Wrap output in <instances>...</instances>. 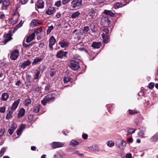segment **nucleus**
<instances>
[{
	"label": "nucleus",
	"mask_w": 158,
	"mask_h": 158,
	"mask_svg": "<svg viewBox=\"0 0 158 158\" xmlns=\"http://www.w3.org/2000/svg\"><path fill=\"white\" fill-rule=\"evenodd\" d=\"M28 118L30 121H32L34 118V116L32 114H29L28 116Z\"/></svg>",
	"instance_id": "6e6d98bb"
},
{
	"label": "nucleus",
	"mask_w": 158,
	"mask_h": 158,
	"mask_svg": "<svg viewBox=\"0 0 158 158\" xmlns=\"http://www.w3.org/2000/svg\"><path fill=\"white\" fill-rule=\"evenodd\" d=\"M53 158H64L63 154L60 152H57L54 155Z\"/></svg>",
	"instance_id": "5701e85b"
},
{
	"label": "nucleus",
	"mask_w": 158,
	"mask_h": 158,
	"mask_svg": "<svg viewBox=\"0 0 158 158\" xmlns=\"http://www.w3.org/2000/svg\"><path fill=\"white\" fill-rule=\"evenodd\" d=\"M102 23L105 26L109 25L110 23L109 19L106 17H104L102 19Z\"/></svg>",
	"instance_id": "a211bd4d"
},
{
	"label": "nucleus",
	"mask_w": 158,
	"mask_h": 158,
	"mask_svg": "<svg viewBox=\"0 0 158 158\" xmlns=\"http://www.w3.org/2000/svg\"><path fill=\"white\" fill-rule=\"evenodd\" d=\"M13 112V110H10L9 111V112L7 113L6 116V118L7 119H9L11 117V114Z\"/></svg>",
	"instance_id": "473e14b6"
},
{
	"label": "nucleus",
	"mask_w": 158,
	"mask_h": 158,
	"mask_svg": "<svg viewBox=\"0 0 158 158\" xmlns=\"http://www.w3.org/2000/svg\"><path fill=\"white\" fill-rule=\"evenodd\" d=\"M55 71L54 70L52 71V70L51 71H50V75L51 77H53L55 75Z\"/></svg>",
	"instance_id": "13d9d810"
},
{
	"label": "nucleus",
	"mask_w": 158,
	"mask_h": 158,
	"mask_svg": "<svg viewBox=\"0 0 158 158\" xmlns=\"http://www.w3.org/2000/svg\"><path fill=\"white\" fill-rule=\"evenodd\" d=\"M55 6L57 7H59L61 5V1H58L55 2Z\"/></svg>",
	"instance_id": "3c124183"
},
{
	"label": "nucleus",
	"mask_w": 158,
	"mask_h": 158,
	"mask_svg": "<svg viewBox=\"0 0 158 158\" xmlns=\"http://www.w3.org/2000/svg\"><path fill=\"white\" fill-rule=\"evenodd\" d=\"M35 36V33H32L31 35L28 36L26 39V42L30 43L33 40Z\"/></svg>",
	"instance_id": "dca6fc26"
},
{
	"label": "nucleus",
	"mask_w": 158,
	"mask_h": 158,
	"mask_svg": "<svg viewBox=\"0 0 158 158\" xmlns=\"http://www.w3.org/2000/svg\"><path fill=\"white\" fill-rule=\"evenodd\" d=\"M31 102L30 98H28L26 99L24 102V104L26 106H28Z\"/></svg>",
	"instance_id": "58836bf2"
},
{
	"label": "nucleus",
	"mask_w": 158,
	"mask_h": 158,
	"mask_svg": "<svg viewBox=\"0 0 158 158\" xmlns=\"http://www.w3.org/2000/svg\"><path fill=\"white\" fill-rule=\"evenodd\" d=\"M69 66L72 69L74 70H78L80 68L78 62L75 60L70 61Z\"/></svg>",
	"instance_id": "7ed1b4c3"
},
{
	"label": "nucleus",
	"mask_w": 158,
	"mask_h": 158,
	"mask_svg": "<svg viewBox=\"0 0 158 158\" xmlns=\"http://www.w3.org/2000/svg\"><path fill=\"white\" fill-rule=\"evenodd\" d=\"M154 86V83H150L149 85V87L150 89H152Z\"/></svg>",
	"instance_id": "e2e57ef3"
},
{
	"label": "nucleus",
	"mask_w": 158,
	"mask_h": 158,
	"mask_svg": "<svg viewBox=\"0 0 158 158\" xmlns=\"http://www.w3.org/2000/svg\"><path fill=\"white\" fill-rule=\"evenodd\" d=\"M55 95L53 94H51L46 96L41 101V103L44 105H45L47 103H48L49 101H53L55 98Z\"/></svg>",
	"instance_id": "f257e3e1"
},
{
	"label": "nucleus",
	"mask_w": 158,
	"mask_h": 158,
	"mask_svg": "<svg viewBox=\"0 0 158 158\" xmlns=\"http://www.w3.org/2000/svg\"><path fill=\"white\" fill-rule=\"evenodd\" d=\"M73 34H75V35L77 37L80 36L81 35V32L79 31H78L77 29H75L73 31Z\"/></svg>",
	"instance_id": "c756f323"
},
{
	"label": "nucleus",
	"mask_w": 158,
	"mask_h": 158,
	"mask_svg": "<svg viewBox=\"0 0 158 158\" xmlns=\"http://www.w3.org/2000/svg\"><path fill=\"white\" fill-rule=\"evenodd\" d=\"M72 154H75L81 156H84L83 154L80 153L78 150H76Z\"/></svg>",
	"instance_id": "a19ab883"
},
{
	"label": "nucleus",
	"mask_w": 158,
	"mask_h": 158,
	"mask_svg": "<svg viewBox=\"0 0 158 158\" xmlns=\"http://www.w3.org/2000/svg\"><path fill=\"white\" fill-rule=\"evenodd\" d=\"M4 42L5 44H6L12 39L10 31H9L8 33L5 34L4 35Z\"/></svg>",
	"instance_id": "9d476101"
},
{
	"label": "nucleus",
	"mask_w": 158,
	"mask_h": 158,
	"mask_svg": "<svg viewBox=\"0 0 158 158\" xmlns=\"http://www.w3.org/2000/svg\"><path fill=\"white\" fill-rule=\"evenodd\" d=\"M39 24V23L38 22V20L35 19H33L30 23V25L32 27H33Z\"/></svg>",
	"instance_id": "c85d7f7f"
},
{
	"label": "nucleus",
	"mask_w": 158,
	"mask_h": 158,
	"mask_svg": "<svg viewBox=\"0 0 158 158\" xmlns=\"http://www.w3.org/2000/svg\"><path fill=\"white\" fill-rule=\"evenodd\" d=\"M103 12L106 14L109 15L111 17H114V14L111 10H106Z\"/></svg>",
	"instance_id": "cd10ccee"
},
{
	"label": "nucleus",
	"mask_w": 158,
	"mask_h": 158,
	"mask_svg": "<svg viewBox=\"0 0 158 158\" xmlns=\"http://www.w3.org/2000/svg\"><path fill=\"white\" fill-rule=\"evenodd\" d=\"M89 27H90V29L93 32H95L96 31L97 29L95 27V25H90L89 26Z\"/></svg>",
	"instance_id": "4c0bfd02"
},
{
	"label": "nucleus",
	"mask_w": 158,
	"mask_h": 158,
	"mask_svg": "<svg viewBox=\"0 0 158 158\" xmlns=\"http://www.w3.org/2000/svg\"><path fill=\"white\" fill-rule=\"evenodd\" d=\"M123 6V3L121 2H116L114 4V6L117 8L122 7Z\"/></svg>",
	"instance_id": "72a5a7b5"
},
{
	"label": "nucleus",
	"mask_w": 158,
	"mask_h": 158,
	"mask_svg": "<svg viewBox=\"0 0 158 158\" xmlns=\"http://www.w3.org/2000/svg\"><path fill=\"white\" fill-rule=\"evenodd\" d=\"M10 3L9 0H3L2 6V9L5 10H7Z\"/></svg>",
	"instance_id": "1a4fd4ad"
},
{
	"label": "nucleus",
	"mask_w": 158,
	"mask_h": 158,
	"mask_svg": "<svg viewBox=\"0 0 158 158\" xmlns=\"http://www.w3.org/2000/svg\"><path fill=\"white\" fill-rule=\"evenodd\" d=\"M42 28L41 27H40L35 30L34 33H35V34L36 33L37 34L40 33L42 32Z\"/></svg>",
	"instance_id": "a18cd8bd"
},
{
	"label": "nucleus",
	"mask_w": 158,
	"mask_h": 158,
	"mask_svg": "<svg viewBox=\"0 0 158 158\" xmlns=\"http://www.w3.org/2000/svg\"><path fill=\"white\" fill-rule=\"evenodd\" d=\"M82 138L84 139H86L87 138L88 135L86 134H84L82 135Z\"/></svg>",
	"instance_id": "69168bd1"
},
{
	"label": "nucleus",
	"mask_w": 158,
	"mask_h": 158,
	"mask_svg": "<svg viewBox=\"0 0 158 158\" xmlns=\"http://www.w3.org/2000/svg\"><path fill=\"white\" fill-rule=\"evenodd\" d=\"M89 149L94 151H98L99 150V148L98 146L96 144H94L91 146L88 147Z\"/></svg>",
	"instance_id": "b1692460"
},
{
	"label": "nucleus",
	"mask_w": 158,
	"mask_h": 158,
	"mask_svg": "<svg viewBox=\"0 0 158 158\" xmlns=\"http://www.w3.org/2000/svg\"><path fill=\"white\" fill-rule=\"evenodd\" d=\"M6 111V107L3 106L0 107V112L2 113H4Z\"/></svg>",
	"instance_id": "603ef678"
},
{
	"label": "nucleus",
	"mask_w": 158,
	"mask_h": 158,
	"mask_svg": "<svg viewBox=\"0 0 158 158\" xmlns=\"http://www.w3.org/2000/svg\"><path fill=\"white\" fill-rule=\"evenodd\" d=\"M40 108V105H37V106H35L34 108L33 112L35 113H37L39 111V109Z\"/></svg>",
	"instance_id": "ea45409f"
},
{
	"label": "nucleus",
	"mask_w": 158,
	"mask_h": 158,
	"mask_svg": "<svg viewBox=\"0 0 158 158\" xmlns=\"http://www.w3.org/2000/svg\"><path fill=\"white\" fill-rule=\"evenodd\" d=\"M136 130V129L132 128H129L128 130L127 135H131Z\"/></svg>",
	"instance_id": "7c9ffc66"
},
{
	"label": "nucleus",
	"mask_w": 158,
	"mask_h": 158,
	"mask_svg": "<svg viewBox=\"0 0 158 158\" xmlns=\"http://www.w3.org/2000/svg\"><path fill=\"white\" fill-rule=\"evenodd\" d=\"M89 31V28L88 26H85L83 28L82 31L83 33L85 34L87 33Z\"/></svg>",
	"instance_id": "c9c22d12"
},
{
	"label": "nucleus",
	"mask_w": 158,
	"mask_h": 158,
	"mask_svg": "<svg viewBox=\"0 0 158 158\" xmlns=\"http://www.w3.org/2000/svg\"><path fill=\"white\" fill-rule=\"evenodd\" d=\"M129 113L131 115H133L134 114L137 113L138 112L133 110H128Z\"/></svg>",
	"instance_id": "09e8293b"
},
{
	"label": "nucleus",
	"mask_w": 158,
	"mask_h": 158,
	"mask_svg": "<svg viewBox=\"0 0 158 158\" xmlns=\"http://www.w3.org/2000/svg\"><path fill=\"white\" fill-rule=\"evenodd\" d=\"M88 15L91 19L96 17L97 15V10L95 9L91 8L89 10Z\"/></svg>",
	"instance_id": "423d86ee"
},
{
	"label": "nucleus",
	"mask_w": 158,
	"mask_h": 158,
	"mask_svg": "<svg viewBox=\"0 0 158 158\" xmlns=\"http://www.w3.org/2000/svg\"><path fill=\"white\" fill-rule=\"evenodd\" d=\"M80 13L78 11H76L73 13L71 15V17L72 18H75L77 17H78Z\"/></svg>",
	"instance_id": "2f4dec72"
},
{
	"label": "nucleus",
	"mask_w": 158,
	"mask_h": 158,
	"mask_svg": "<svg viewBox=\"0 0 158 158\" xmlns=\"http://www.w3.org/2000/svg\"><path fill=\"white\" fill-rule=\"evenodd\" d=\"M51 86V84L50 83L48 84L47 85L45 86V90H48L49 89V88H50V87Z\"/></svg>",
	"instance_id": "5fc2aeb1"
},
{
	"label": "nucleus",
	"mask_w": 158,
	"mask_h": 158,
	"mask_svg": "<svg viewBox=\"0 0 158 158\" xmlns=\"http://www.w3.org/2000/svg\"><path fill=\"white\" fill-rule=\"evenodd\" d=\"M31 62L29 60H27V61H25L21 65V66L23 69H25L27 66H28L30 64Z\"/></svg>",
	"instance_id": "aec40b11"
},
{
	"label": "nucleus",
	"mask_w": 158,
	"mask_h": 158,
	"mask_svg": "<svg viewBox=\"0 0 158 158\" xmlns=\"http://www.w3.org/2000/svg\"><path fill=\"white\" fill-rule=\"evenodd\" d=\"M82 3V0H73L71 3V6L75 8L81 5Z\"/></svg>",
	"instance_id": "0eeeda50"
},
{
	"label": "nucleus",
	"mask_w": 158,
	"mask_h": 158,
	"mask_svg": "<svg viewBox=\"0 0 158 158\" xmlns=\"http://www.w3.org/2000/svg\"><path fill=\"white\" fill-rule=\"evenodd\" d=\"M41 87H37L35 89V91L39 93H41Z\"/></svg>",
	"instance_id": "864d4df0"
},
{
	"label": "nucleus",
	"mask_w": 158,
	"mask_h": 158,
	"mask_svg": "<svg viewBox=\"0 0 158 158\" xmlns=\"http://www.w3.org/2000/svg\"><path fill=\"white\" fill-rule=\"evenodd\" d=\"M59 44L60 45L61 47L65 48L69 46V42L63 41L60 42L59 43Z\"/></svg>",
	"instance_id": "4be33fe9"
},
{
	"label": "nucleus",
	"mask_w": 158,
	"mask_h": 158,
	"mask_svg": "<svg viewBox=\"0 0 158 158\" xmlns=\"http://www.w3.org/2000/svg\"><path fill=\"white\" fill-rule=\"evenodd\" d=\"M6 150V148H3L1 149L0 151V155L1 156H2L3 155Z\"/></svg>",
	"instance_id": "8fccbe9b"
},
{
	"label": "nucleus",
	"mask_w": 158,
	"mask_h": 158,
	"mask_svg": "<svg viewBox=\"0 0 158 158\" xmlns=\"http://www.w3.org/2000/svg\"><path fill=\"white\" fill-rule=\"evenodd\" d=\"M5 131V129L4 128H2L0 130V138L3 136Z\"/></svg>",
	"instance_id": "49530a36"
},
{
	"label": "nucleus",
	"mask_w": 158,
	"mask_h": 158,
	"mask_svg": "<svg viewBox=\"0 0 158 158\" xmlns=\"http://www.w3.org/2000/svg\"><path fill=\"white\" fill-rule=\"evenodd\" d=\"M138 135L140 137H144L145 135L144 132L143 130L140 131L138 133Z\"/></svg>",
	"instance_id": "37998d69"
},
{
	"label": "nucleus",
	"mask_w": 158,
	"mask_h": 158,
	"mask_svg": "<svg viewBox=\"0 0 158 158\" xmlns=\"http://www.w3.org/2000/svg\"><path fill=\"white\" fill-rule=\"evenodd\" d=\"M69 2H70V0H62V3L63 5H65Z\"/></svg>",
	"instance_id": "052dcab7"
},
{
	"label": "nucleus",
	"mask_w": 158,
	"mask_h": 158,
	"mask_svg": "<svg viewBox=\"0 0 158 158\" xmlns=\"http://www.w3.org/2000/svg\"><path fill=\"white\" fill-rule=\"evenodd\" d=\"M42 59V58L41 57H36L35 59H34L33 62H32V65H34L35 64H36L38 62H40Z\"/></svg>",
	"instance_id": "a878e982"
},
{
	"label": "nucleus",
	"mask_w": 158,
	"mask_h": 158,
	"mask_svg": "<svg viewBox=\"0 0 158 158\" xmlns=\"http://www.w3.org/2000/svg\"><path fill=\"white\" fill-rule=\"evenodd\" d=\"M150 139L152 142H155L158 140V135L156 134L151 138Z\"/></svg>",
	"instance_id": "bb28decb"
},
{
	"label": "nucleus",
	"mask_w": 158,
	"mask_h": 158,
	"mask_svg": "<svg viewBox=\"0 0 158 158\" xmlns=\"http://www.w3.org/2000/svg\"><path fill=\"white\" fill-rule=\"evenodd\" d=\"M54 27L52 25H51L50 27H49L47 31L48 34L50 33L51 31L53 29Z\"/></svg>",
	"instance_id": "de8ad7c7"
},
{
	"label": "nucleus",
	"mask_w": 158,
	"mask_h": 158,
	"mask_svg": "<svg viewBox=\"0 0 158 158\" xmlns=\"http://www.w3.org/2000/svg\"><path fill=\"white\" fill-rule=\"evenodd\" d=\"M17 126L16 124L15 123H13L11 124V126H10V128L12 129H13L15 131L17 128Z\"/></svg>",
	"instance_id": "c03bdc74"
},
{
	"label": "nucleus",
	"mask_w": 158,
	"mask_h": 158,
	"mask_svg": "<svg viewBox=\"0 0 158 158\" xmlns=\"http://www.w3.org/2000/svg\"><path fill=\"white\" fill-rule=\"evenodd\" d=\"M49 48L51 49H53L52 46L55 44L56 42V39L54 38V37L52 36L51 37V38L49 39Z\"/></svg>",
	"instance_id": "9b49d317"
},
{
	"label": "nucleus",
	"mask_w": 158,
	"mask_h": 158,
	"mask_svg": "<svg viewBox=\"0 0 158 158\" xmlns=\"http://www.w3.org/2000/svg\"><path fill=\"white\" fill-rule=\"evenodd\" d=\"M32 43L30 44H27L25 43H23V46L24 47H26V48L28 47H29L30 46H32Z\"/></svg>",
	"instance_id": "680f3d73"
},
{
	"label": "nucleus",
	"mask_w": 158,
	"mask_h": 158,
	"mask_svg": "<svg viewBox=\"0 0 158 158\" xmlns=\"http://www.w3.org/2000/svg\"><path fill=\"white\" fill-rule=\"evenodd\" d=\"M9 98V95L7 93H3L1 95V100L3 101H6Z\"/></svg>",
	"instance_id": "f3484780"
},
{
	"label": "nucleus",
	"mask_w": 158,
	"mask_h": 158,
	"mask_svg": "<svg viewBox=\"0 0 158 158\" xmlns=\"http://www.w3.org/2000/svg\"><path fill=\"white\" fill-rule=\"evenodd\" d=\"M40 73V71L38 70H36L35 72V75L34 78V80L37 79L38 78Z\"/></svg>",
	"instance_id": "f704fd0d"
},
{
	"label": "nucleus",
	"mask_w": 158,
	"mask_h": 158,
	"mask_svg": "<svg viewBox=\"0 0 158 158\" xmlns=\"http://www.w3.org/2000/svg\"><path fill=\"white\" fill-rule=\"evenodd\" d=\"M19 56V52L18 50L15 49L12 52L10 58L12 60H15Z\"/></svg>",
	"instance_id": "39448f33"
},
{
	"label": "nucleus",
	"mask_w": 158,
	"mask_h": 158,
	"mask_svg": "<svg viewBox=\"0 0 158 158\" xmlns=\"http://www.w3.org/2000/svg\"><path fill=\"white\" fill-rule=\"evenodd\" d=\"M64 144L61 142H54L52 143V146L54 149L62 147L64 146Z\"/></svg>",
	"instance_id": "f8f14e48"
},
{
	"label": "nucleus",
	"mask_w": 158,
	"mask_h": 158,
	"mask_svg": "<svg viewBox=\"0 0 158 158\" xmlns=\"http://www.w3.org/2000/svg\"><path fill=\"white\" fill-rule=\"evenodd\" d=\"M19 102V99H18L16 101H15L11 106V110H15L18 106Z\"/></svg>",
	"instance_id": "2eb2a0df"
},
{
	"label": "nucleus",
	"mask_w": 158,
	"mask_h": 158,
	"mask_svg": "<svg viewBox=\"0 0 158 158\" xmlns=\"http://www.w3.org/2000/svg\"><path fill=\"white\" fill-rule=\"evenodd\" d=\"M36 6L38 8H43L44 7V2L42 0H38L36 4Z\"/></svg>",
	"instance_id": "4468645a"
},
{
	"label": "nucleus",
	"mask_w": 158,
	"mask_h": 158,
	"mask_svg": "<svg viewBox=\"0 0 158 158\" xmlns=\"http://www.w3.org/2000/svg\"><path fill=\"white\" fill-rule=\"evenodd\" d=\"M19 2L22 3V4H26L28 0H19Z\"/></svg>",
	"instance_id": "4d7b16f0"
},
{
	"label": "nucleus",
	"mask_w": 158,
	"mask_h": 158,
	"mask_svg": "<svg viewBox=\"0 0 158 158\" xmlns=\"http://www.w3.org/2000/svg\"><path fill=\"white\" fill-rule=\"evenodd\" d=\"M25 110L23 108L21 109L18 113V116L19 118H21L23 117L25 113Z\"/></svg>",
	"instance_id": "412c9836"
},
{
	"label": "nucleus",
	"mask_w": 158,
	"mask_h": 158,
	"mask_svg": "<svg viewBox=\"0 0 158 158\" xmlns=\"http://www.w3.org/2000/svg\"><path fill=\"white\" fill-rule=\"evenodd\" d=\"M101 46V44L99 42H93L92 47L94 48H99Z\"/></svg>",
	"instance_id": "6ab92c4d"
},
{
	"label": "nucleus",
	"mask_w": 158,
	"mask_h": 158,
	"mask_svg": "<svg viewBox=\"0 0 158 158\" xmlns=\"http://www.w3.org/2000/svg\"><path fill=\"white\" fill-rule=\"evenodd\" d=\"M71 80L70 77H65L64 79V84L67 83L69 82Z\"/></svg>",
	"instance_id": "79ce46f5"
},
{
	"label": "nucleus",
	"mask_w": 158,
	"mask_h": 158,
	"mask_svg": "<svg viewBox=\"0 0 158 158\" xmlns=\"http://www.w3.org/2000/svg\"><path fill=\"white\" fill-rule=\"evenodd\" d=\"M79 142L77 141L74 140H72L69 143V145L72 146H75L79 144Z\"/></svg>",
	"instance_id": "393cba45"
},
{
	"label": "nucleus",
	"mask_w": 158,
	"mask_h": 158,
	"mask_svg": "<svg viewBox=\"0 0 158 158\" xmlns=\"http://www.w3.org/2000/svg\"><path fill=\"white\" fill-rule=\"evenodd\" d=\"M67 53L68 52H64L60 50L57 52L56 56L58 58H62L66 56Z\"/></svg>",
	"instance_id": "6e6552de"
},
{
	"label": "nucleus",
	"mask_w": 158,
	"mask_h": 158,
	"mask_svg": "<svg viewBox=\"0 0 158 158\" xmlns=\"http://www.w3.org/2000/svg\"><path fill=\"white\" fill-rule=\"evenodd\" d=\"M132 156V155L131 153L127 154L126 155V158H131Z\"/></svg>",
	"instance_id": "774afa93"
},
{
	"label": "nucleus",
	"mask_w": 158,
	"mask_h": 158,
	"mask_svg": "<svg viewBox=\"0 0 158 158\" xmlns=\"http://www.w3.org/2000/svg\"><path fill=\"white\" fill-rule=\"evenodd\" d=\"M14 131H15L14 130H13V129H12L10 128L8 129V132L9 134L10 135H11L13 134V133Z\"/></svg>",
	"instance_id": "bf43d9fd"
},
{
	"label": "nucleus",
	"mask_w": 158,
	"mask_h": 158,
	"mask_svg": "<svg viewBox=\"0 0 158 158\" xmlns=\"http://www.w3.org/2000/svg\"><path fill=\"white\" fill-rule=\"evenodd\" d=\"M79 49L80 51H84L86 53L87 52V49L84 48H79Z\"/></svg>",
	"instance_id": "0e129e2a"
},
{
	"label": "nucleus",
	"mask_w": 158,
	"mask_h": 158,
	"mask_svg": "<svg viewBox=\"0 0 158 158\" xmlns=\"http://www.w3.org/2000/svg\"><path fill=\"white\" fill-rule=\"evenodd\" d=\"M109 30L108 29L104 28L103 29L102 34V37L103 39L104 42L106 43H107L109 41V37L108 34L109 33Z\"/></svg>",
	"instance_id": "f03ea898"
},
{
	"label": "nucleus",
	"mask_w": 158,
	"mask_h": 158,
	"mask_svg": "<svg viewBox=\"0 0 158 158\" xmlns=\"http://www.w3.org/2000/svg\"><path fill=\"white\" fill-rule=\"evenodd\" d=\"M106 144L107 146L110 147H113L114 145V143L112 141H107Z\"/></svg>",
	"instance_id": "e433bc0d"
},
{
	"label": "nucleus",
	"mask_w": 158,
	"mask_h": 158,
	"mask_svg": "<svg viewBox=\"0 0 158 158\" xmlns=\"http://www.w3.org/2000/svg\"><path fill=\"white\" fill-rule=\"evenodd\" d=\"M127 141L129 142L132 143L133 141V139L132 137H130L127 139Z\"/></svg>",
	"instance_id": "338daca9"
},
{
	"label": "nucleus",
	"mask_w": 158,
	"mask_h": 158,
	"mask_svg": "<svg viewBox=\"0 0 158 158\" xmlns=\"http://www.w3.org/2000/svg\"><path fill=\"white\" fill-rule=\"evenodd\" d=\"M126 142L123 140H120L117 141L115 143L116 146L121 150H124L126 145Z\"/></svg>",
	"instance_id": "20e7f679"
},
{
	"label": "nucleus",
	"mask_w": 158,
	"mask_h": 158,
	"mask_svg": "<svg viewBox=\"0 0 158 158\" xmlns=\"http://www.w3.org/2000/svg\"><path fill=\"white\" fill-rule=\"evenodd\" d=\"M55 11V8L53 7H50L46 11V13L49 15H51L54 13Z\"/></svg>",
	"instance_id": "ddd939ff"
}]
</instances>
